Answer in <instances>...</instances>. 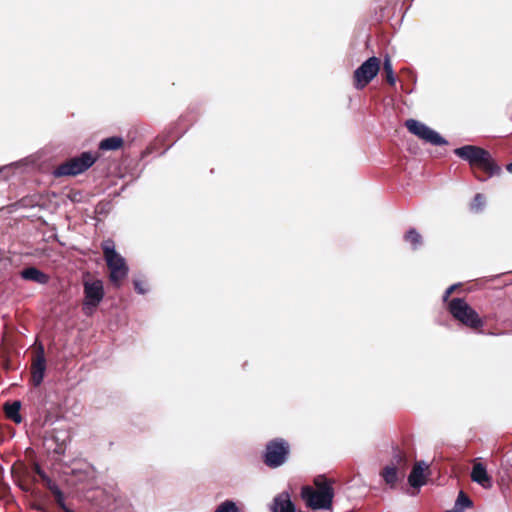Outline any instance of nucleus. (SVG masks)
<instances>
[{
    "mask_svg": "<svg viewBox=\"0 0 512 512\" xmlns=\"http://www.w3.org/2000/svg\"><path fill=\"white\" fill-rule=\"evenodd\" d=\"M459 285H460V284H453V285L449 286V287L445 290V292H444V294H443V297H442L444 302H446V301L449 299L450 295H451V294L456 290V288H457Z\"/></svg>",
    "mask_w": 512,
    "mask_h": 512,
    "instance_id": "obj_33",
    "label": "nucleus"
},
{
    "mask_svg": "<svg viewBox=\"0 0 512 512\" xmlns=\"http://www.w3.org/2000/svg\"><path fill=\"white\" fill-rule=\"evenodd\" d=\"M124 144L121 136H111L100 141L98 147L102 151H114L120 149Z\"/></svg>",
    "mask_w": 512,
    "mask_h": 512,
    "instance_id": "obj_19",
    "label": "nucleus"
},
{
    "mask_svg": "<svg viewBox=\"0 0 512 512\" xmlns=\"http://www.w3.org/2000/svg\"><path fill=\"white\" fill-rule=\"evenodd\" d=\"M20 276L24 280L33 281L35 283L42 284V285L47 284L49 281V276L34 266H29L27 268H24L20 272Z\"/></svg>",
    "mask_w": 512,
    "mask_h": 512,
    "instance_id": "obj_16",
    "label": "nucleus"
},
{
    "mask_svg": "<svg viewBox=\"0 0 512 512\" xmlns=\"http://www.w3.org/2000/svg\"><path fill=\"white\" fill-rule=\"evenodd\" d=\"M482 150V147L476 145H464L454 149L453 152L460 159L467 161L470 166H475V161Z\"/></svg>",
    "mask_w": 512,
    "mask_h": 512,
    "instance_id": "obj_15",
    "label": "nucleus"
},
{
    "mask_svg": "<svg viewBox=\"0 0 512 512\" xmlns=\"http://www.w3.org/2000/svg\"><path fill=\"white\" fill-rule=\"evenodd\" d=\"M446 512H462V511H460V510H459L458 508H456V507H453L452 509L447 510Z\"/></svg>",
    "mask_w": 512,
    "mask_h": 512,
    "instance_id": "obj_36",
    "label": "nucleus"
},
{
    "mask_svg": "<svg viewBox=\"0 0 512 512\" xmlns=\"http://www.w3.org/2000/svg\"><path fill=\"white\" fill-rule=\"evenodd\" d=\"M52 494L54 495L56 503L59 506V508H64L66 506L65 497L60 487L58 489H55V491Z\"/></svg>",
    "mask_w": 512,
    "mask_h": 512,
    "instance_id": "obj_26",
    "label": "nucleus"
},
{
    "mask_svg": "<svg viewBox=\"0 0 512 512\" xmlns=\"http://www.w3.org/2000/svg\"><path fill=\"white\" fill-rule=\"evenodd\" d=\"M45 371L46 359L44 349L40 346L39 352L37 353L36 359L31 367V381L35 387L39 386L43 382Z\"/></svg>",
    "mask_w": 512,
    "mask_h": 512,
    "instance_id": "obj_9",
    "label": "nucleus"
},
{
    "mask_svg": "<svg viewBox=\"0 0 512 512\" xmlns=\"http://www.w3.org/2000/svg\"><path fill=\"white\" fill-rule=\"evenodd\" d=\"M34 471L40 477L42 482L48 477L47 473L41 468L38 463L34 464Z\"/></svg>",
    "mask_w": 512,
    "mask_h": 512,
    "instance_id": "obj_32",
    "label": "nucleus"
},
{
    "mask_svg": "<svg viewBox=\"0 0 512 512\" xmlns=\"http://www.w3.org/2000/svg\"><path fill=\"white\" fill-rule=\"evenodd\" d=\"M34 471L40 477L42 482L48 477L47 473L41 468L38 463L34 464Z\"/></svg>",
    "mask_w": 512,
    "mask_h": 512,
    "instance_id": "obj_30",
    "label": "nucleus"
},
{
    "mask_svg": "<svg viewBox=\"0 0 512 512\" xmlns=\"http://www.w3.org/2000/svg\"><path fill=\"white\" fill-rule=\"evenodd\" d=\"M104 260L110 271L109 280L115 287H120L121 282L128 276L129 266L115 247L112 239H106L101 243Z\"/></svg>",
    "mask_w": 512,
    "mask_h": 512,
    "instance_id": "obj_2",
    "label": "nucleus"
},
{
    "mask_svg": "<svg viewBox=\"0 0 512 512\" xmlns=\"http://www.w3.org/2000/svg\"><path fill=\"white\" fill-rule=\"evenodd\" d=\"M134 289L138 294L144 295L148 292V288L145 286L144 281L141 279L133 280Z\"/></svg>",
    "mask_w": 512,
    "mask_h": 512,
    "instance_id": "obj_27",
    "label": "nucleus"
},
{
    "mask_svg": "<svg viewBox=\"0 0 512 512\" xmlns=\"http://www.w3.org/2000/svg\"><path fill=\"white\" fill-rule=\"evenodd\" d=\"M506 170L512 174V162L506 166Z\"/></svg>",
    "mask_w": 512,
    "mask_h": 512,
    "instance_id": "obj_34",
    "label": "nucleus"
},
{
    "mask_svg": "<svg viewBox=\"0 0 512 512\" xmlns=\"http://www.w3.org/2000/svg\"><path fill=\"white\" fill-rule=\"evenodd\" d=\"M448 311L456 320L469 328L478 329L484 325L478 312L464 298L452 299L448 303Z\"/></svg>",
    "mask_w": 512,
    "mask_h": 512,
    "instance_id": "obj_3",
    "label": "nucleus"
},
{
    "mask_svg": "<svg viewBox=\"0 0 512 512\" xmlns=\"http://www.w3.org/2000/svg\"><path fill=\"white\" fill-rule=\"evenodd\" d=\"M485 203H486L485 196L481 193H477L474 196L473 201L471 202V209L475 212H479L484 208Z\"/></svg>",
    "mask_w": 512,
    "mask_h": 512,
    "instance_id": "obj_24",
    "label": "nucleus"
},
{
    "mask_svg": "<svg viewBox=\"0 0 512 512\" xmlns=\"http://www.w3.org/2000/svg\"><path fill=\"white\" fill-rule=\"evenodd\" d=\"M21 402L16 400L12 403L5 404V414L7 418L14 421L16 424H20L22 422V417L20 415Z\"/></svg>",
    "mask_w": 512,
    "mask_h": 512,
    "instance_id": "obj_20",
    "label": "nucleus"
},
{
    "mask_svg": "<svg viewBox=\"0 0 512 512\" xmlns=\"http://www.w3.org/2000/svg\"><path fill=\"white\" fill-rule=\"evenodd\" d=\"M475 166L487 171L489 173V177L499 175L501 173V167L494 161L490 152L484 148L477 157Z\"/></svg>",
    "mask_w": 512,
    "mask_h": 512,
    "instance_id": "obj_11",
    "label": "nucleus"
},
{
    "mask_svg": "<svg viewBox=\"0 0 512 512\" xmlns=\"http://www.w3.org/2000/svg\"><path fill=\"white\" fill-rule=\"evenodd\" d=\"M96 160L97 157L90 151L82 152L79 156L60 164L55 168L53 175L55 177L79 175L92 167Z\"/></svg>",
    "mask_w": 512,
    "mask_h": 512,
    "instance_id": "obj_5",
    "label": "nucleus"
},
{
    "mask_svg": "<svg viewBox=\"0 0 512 512\" xmlns=\"http://www.w3.org/2000/svg\"><path fill=\"white\" fill-rule=\"evenodd\" d=\"M34 471L40 477L42 482L48 477L47 473L41 468L38 463L34 464Z\"/></svg>",
    "mask_w": 512,
    "mask_h": 512,
    "instance_id": "obj_29",
    "label": "nucleus"
},
{
    "mask_svg": "<svg viewBox=\"0 0 512 512\" xmlns=\"http://www.w3.org/2000/svg\"><path fill=\"white\" fill-rule=\"evenodd\" d=\"M471 479L484 489H491L493 486L492 478L489 476L485 465L480 462L473 465Z\"/></svg>",
    "mask_w": 512,
    "mask_h": 512,
    "instance_id": "obj_14",
    "label": "nucleus"
},
{
    "mask_svg": "<svg viewBox=\"0 0 512 512\" xmlns=\"http://www.w3.org/2000/svg\"><path fill=\"white\" fill-rule=\"evenodd\" d=\"M429 468V465L420 460L415 462L410 474L408 475V483L412 488H421L426 484V476L424 471Z\"/></svg>",
    "mask_w": 512,
    "mask_h": 512,
    "instance_id": "obj_10",
    "label": "nucleus"
},
{
    "mask_svg": "<svg viewBox=\"0 0 512 512\" xmlns=\"http://www.w3.org/2000/svg\"><path fill=\"white\" fill-rule=\"evenodd\" d=\"M383 70L385 73L386 81L390 85H394L396 83V76L394 74L392 61L388 55L383 60Z\"/></svg>",
    "mask_w": 512,
    "mask_h": 512,
    "instance_id": "obj_22",
    "label": "nucleus"
},
{
    "mask_svg": "<svg viewBox=\"0 0 512 512\" xmlns=\"http://www.w3.org/2000/svg\"><path fill=\"white\" fill-rule=\"evenodd\" d=\"M314 485L315 489L311 486L302 487V499L313 510L330 509L334 498L332 482L325 476H318L314 479Z\"/></svg>",
    "mask_w": 512,
    "mask_h": 512,
    "instance_id": "obj_1",
    "label": "nucleus"
},
{
    "mask_svg": "<svg viewBox=\"0 0 512 512\" xmlns=\"http://www.w3.org/2000/svg\"><path fill=\"white\" fill-rule=\"evenodd\" d=\"M475 166L487 171L489 173V177L499 175L501 173V167L494 161L490 152L484 148L477 157Z\"/></svg>",
    "mask_w": 512,
    "mask_h": 512,
    "instance_id": "obj_12",
    "label": "nucleus"
},
{
    "mask_svg": "<svg viewBox=\"0 0 512 512\" xmlns=\"http://www.w3.org/2000/svg\"><path fill=\"white\" fill-rule=\"evenodd\" d=\"M472 506L473 501L465 494V492L460 491L455 501L454 507L464 512L465 508H471Z\"/></svg>",
    "mask_w": 512,
    "mask_h": 512,
    "instance_id": "obj_23",
    "label": "nucleus"
},
{
    "mask_svg": "<svg viewBox=\"0 0 512 512\" xmlns=\"http://www.w3.org/2000/svg\"><path fill=\"white\" fill-rule=\"evenodd\" d=\"M388 466H393L400 470L402 476L406 475L408 469V458L405 452L401 451L397 446L392 447V457Z\"/></svg>",
    "mask_w": 512,
    "mask_h": 512,
    "instance_id": "obj_17",
    "label": "nucleus"
},
{
    "mask_svg": "<svg viewBox=\"0 0 512 512\" xmlns=\"http://www.w3.org/2000/svg\"><path fill=\"white\" fill-rule=\"evenodd\" d=\"M405 126L410 133L431 145L444 146L448 144V141L437 131L418 120L408 119L405 122Z\"/></svg>",
    "mask_w": 512,
    "mask_h": 512,
    "instance_id": "obj_6",
    "label": "nucleus"
},
{
    "mask_svg": "<svg viewBox=\"0 0 512 512\" xmlns=\"http://www.w3.org/2000/svg\"><path fill=\"white\" fill-rule=\"evenodd\" d=\"M271 512H296L295 504L288 491L276 495L270 505Z\"/></svg>",
    "mask_w": 512,
    "mask_h": 512,
    "instance_id": "obj_13",
    "label": "nucleus"
},
{
    "mask_svg": "<svg viewBox=\"0 0 512 512\" xmlns=\"http://www.w3.org/2000/svg\"><path fill=\"white\" fill-rule=\"evenodd\" d=\"M215 512H240V510L235 502L226 500L217 507Z\"/></svg>",
    "mask_w": 512,
    "mask_h": 512,
    "instance_id": "obj_25",
    "label": "nucleus"
},
{
    "mask_svg": "<svg viewBox=\"0 0 512 512\" xmlns=\"http://www.w3.org/2000/svg\"><path fill=\"white\" fill-rule=\"evenodd\" d=\"M404 239L411 244L413 250H417L423 242L421 234L415 228H410L405 233Z\"/></svg>",
    "mask_w": 512,
    "mask_h": 512,
    "instance_id": "obj_21",
    "label": "nucleus"
},
{
    "mask_svg": "<svg viewBox=\"0 0 512 512\" xmlns=\"http://www.w3.org/2000/svg\"><path fill=\"white\" fill-rule=\"evenodd\" d=\"M379 69L380 60L376 56H372L365 60L354 71V87L357 90H362L377 76Z\"/></svg>",
    "mask_w": 512,
    "mask_h": 512,
    "instance_id": "obj_7",
    "label": "nucleus"
},
{
    "mask_svg": "<svg viewBox=\"0 0 512 512\" xmlns=\"http://www.w3.org/2000/svg\"><path fill=\"white\" fill-rule=\"evenodd\" d=\"M34 471L40 477L42 482L48 477L47 473L41 468L38 463L34 464Z\"/></svg>",
    "mask_w": 512,
    "mask_h": 512,
    "instance_id": "obj_31",
    "label": "nucleus"
},
{
    "mask_svg": "<svg viewBox=\"0 0 512 512\" xmlns=\"http://www.w3.org/2000/svg\"><path fill=\"white\" fill-rule=\"evenodd\" d=\"M380 476L383 478L386 485H388L391 489L396 488L397 483L403 480L405 477L401 475L400 470L388 465L382 469Z\"/></svg>",
    "mask_w": 512,
    "mask_h": 512,
    "instance_id": "obj_18",
    "label": "nucleus"
},
{
    "mask_svg": "<svg viewBox=\"0 0 512 512\" xmlns=\"http://www.w3.org/2000/svg\"><path fill=\"white\" fill-rule=\"evenodd\" d=\"M61 510H63L64 512H75L72 509H70L67 505L64 508H62Z\"/></svg>",
    "mask_w": 512,
    "mask_h": 512,
    "instance_id": "obj_35",
    "label": "nucleus"
},
{
    "mask_svg": "<svg viewBox=\"0 0 512 512\" xmlns=\"http://www.w3.org/2000/svg\"><path fill=\"white\" fill-rule=\"evenodd\" d=\"M289 453V443L283 438H274L265 446L263 462L269 468H278L287 462Z\"/></svg>",
    "mask_w": 512,
    "mask_h": 512,
    "instance_id": "obj_4",
    "label": "nucleus"
},
{
    "mask_svg": "<svg viewBox=\"0 0 512 512\" xmlns=\"http://www.w3.org/2000/svg\"><path fill=\"white\" fill-rule=\"evenodd\" d=\"M43 484L47 487V489L50 490L51 493H53L55 489L59 488V486L49 476L43 481Z\"/></svg>",
    "mask_w": 512,
    "mask_h": 512,
    "instance_id": "obj_28",
    "label": "nucleus"
},
{
    "mask_svg": "<svg viewBox=\"0 0 512 512\" xmlns=\"http://www.w3.org/2000/svg\"><path fill=\"white\" fill-rule=\"evenodd\" d=\"M84 303L83 310L88 314V308H95L104 298L103 282L99 279L84 282Z\"/></svg>",
    "mask_w": 512,
    "mask_h": 512,
    "instance_id": "obj_8",
    "label": "nucleus"
}]
</instances>
